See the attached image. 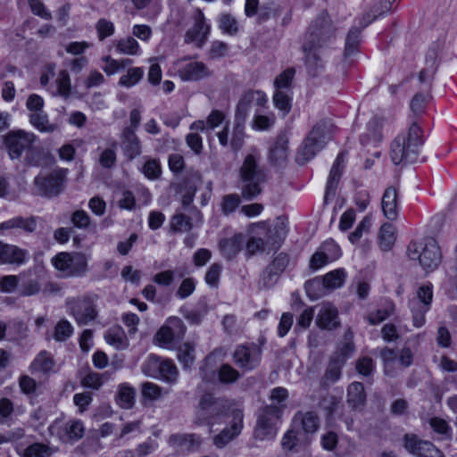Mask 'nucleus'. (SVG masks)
<instances>
[{
  "instance_id": "50",
  "label": "nucleus",
  "mask_w": 457,
  "mask_h": 457,
  "mask_svg": "<svg viewBox=\"0 0 457 457\" xmlns=\"http://www.w3.org/2000/svg\"><path fill=\"white\" fill-rule=\"evenodd\" d=\"M56 94L67 98L71 94V80L66 71H61L56 79Z\"/></svg>"
},
{
  "instance_id": "3",
  "label": "nucleus",
  "mask_w": 457,
  "mask_h": 457,
  "mask_svg": "<svg viewBox=\"0 0 457 457\" xmlns=\"http://www.w3.org/2000/svg\"><path fill=\"white\" fill-rule=\"evenodd\" d=\"M423 144L421 128L413 123L407 131L398 135L392 143L390 156L395 164L412 162Z\"/></svg>"
},
{
  "instance_id": "39",
  "label": "nucleus",
  "mask_w": 457,
  "mask_h": 457,
  "mask_svg": "<svg viewBox=\"0 0 457 457\" xmlns=\"http://www.w3.org/2000/svg\"><path fill=\"white\" fill-rule=\"evenodd\" d=\"M20 228L25 231H33L36 228L34 219L14 218L5 222L0 223V235H4V230Z\"/></svg>"
},
{
  "instance_id": "12",
  "label": "nucleus",
  "mask_w": 457,
  "mask_h": 457,
  "mask_svg": "<svg viewBox=\"0 0 457 457\" xmlns=\"http://www.w3.org/2000/svg\"><path fill=\"white\" fill-rule=\"evenodd\" d=\"M35 140L36 136L33 133L21 129L12 130L4 137V142L11 159L20 158L22 152L29 149Z\"/></svg>"
},
{
  "instance_id": "64",
  "label": "nucleus",
  "mask_w": 457,
  "mask_h": 457,
  "mask_svg": "<svg viewBox=\"0 0 457 457\" xmlns=\"http://www.w3.org/2000/svg\"><path fill=\"white\" fill-rule=\"evenodd\" d=\"M39 283L37 280H22L20 283L19 292L23 295H32L39 291Z\"/></svg>"
},
{
  "instance_id": "28",
  "label": "nucleus",
  "mask_w": 457,
  "mask_h": 457,
  "mask_svg": "<svg viewBox=\"0 0 457 457\" xmlns=\"http://www.w3.org/2000/svg\"><path fill=\"white\" fill-rule=\"evenodd\" d=\"M105 342L116 350H126L129 345V339L120 327L109 328L104 334Z\"/></svg>"
},
{
  "instance_id": "13",
  "label": "nucleus",
  "mask_w": 457,
  "mask_h": 457,
  "mask_svg": "<svg viewBox=\"0 0 457 457\" xmlns=\"http://www.w3.org/2000/svg\"><path fill=\"white\" fill-rule=\"evenodd\" d=\"M184 333L182 321L176 317H170L159 328L154 337V344L159 347L170 349L177 337Z\"/></svg>"
},
{
  "instance_id": "29",
  "label": "nucleus",
  "mask_w": 457,
  "mask_h": 457,
  "mask_svg": "<svg viewBox=\"0 0 457 457\" xmlns=\"http://www.w3.org/2000/svg\"><path fill=\"white\" fill-rule=\"evenodd\" d=\"M382 210L388 220H395L398 213L397 192L393 187H388L382 197Z\"/></svg>"
},
{
  "instance_id": "22",
  "label": "nucleus",
  "mask_w": 457,
  "mask_h": 457,
  "mask_svg": "<svg viewBox=\"0 0 457 457\" xmlns=\"http://www.w3.org/2000/svg\"><path fill=\"white\" fill-rule=\"evenodd\" d=\"M351 339L352 336L350 335L348 341L341 347L340 353L332 357L325 376L327 381L335 382L339 378L341 367L354 350Z\"/></svg>"
},
{
  "instance_id": "48",
  "label": "nucleus",
  "mask_w": 457,
  "mask_h": 457,
  "mask_svg": "<svg viewBox=\"0 0 457 457\" xmlns=\"http://www.w3.org/2000/svg\"><path fill=\"white\" fill-rule=\"evenodd\" d=\"M293 78V70L288 69L280 73L274 80V92H291L290 86Z\"/></svg>"
},
{
  "instance_id": "19",
  "label": "nucleus",
  "mask_w": 457,
  "mask_h": 457,
  "mask_svg": "<svg viewBox=\"0 0 457 457\" xmlns=\"http://www.w3.org/2000/svg\"><path fill=\"white\" fill-rule=\"evenodd\" d=\"M66 170H60L46 179L41 176L35 179V192L38 195L53 196L62 188Z\"/></svg>"
},
{
  "instance_id": "49",
  "label": "nucleus",
  "mask_w": 457,
  "mask_h": 457,
  "mask_svg": "<svg viewBox=\"0 0 457 457\" xmlns=\"http://www.w3.org/2000/svg\"><path fill=\"white\" fill-rule=\"evenodd\" d=\"M411 300H417L420 305H426L430 309L433 300V287L431 284H424L420 286L416 292V295Z\"/></svg>"
},
{
  "instance_id": "60",
  "label": "nucleus",
  "mask_w": 457,
  "mask_h": 457,
  "mask_svg": "<svg viewBox=\"0 0 457 457\" xmlns=\"http://www.w3.org/2000/svg\"><path fill=\"white\" fill-rule=\"evenodd\" d=\"M219 379L223 383H231L236 381L238 377V371L228 364H223L219 370Z\"/></svg>"
},
{
  "instance_id": "44",
  "label": "nucleus",
  "mask_w": 457,
  "mask_h": 457,
  "mask_svg": "<svg viewBox=\"0 0 457 457\" xmlns=\"http://www.w3.org/2000/svg\"><path fill=\"white\" fill-rule=\"evenodd\" d=\"M144 76V70L140 67L129 68L119 80V85L125 87H131L137 85Z\"/></svg>"
},
{
  "instance_id": "15",
  "label": "nucleus",
  "mask_w": 457,
  "mask_h": 457,
  "mask_svg": "<svg viewBox=\"0 0 457 457\" xmlns=\"http://www.w3.org/2000/svg\"><path fill=\"white\" fill-rule=\"evenodd\" d=\"M403 447L415 457H445L429 441L422 440L414 434H406Z\"/></svg>"
},
{
  "instance_id": "52",
  "label": "nucleus",
  "mask_w": 457,
  "mask_h": 457,
  "mask_svg": "<svg viewBox=\"0 0 457 457\" xmlns=\"http://www.w3.org/2000/svg\"><path fill=\"white\" fill-rule=\"evenodd\" d=\"M373 224L371 216H366L357 226L356 229L349 235V240L352 244H355L361 237L363 233L368 232Z\"/></svg>"
},
{
  "instance_id": "21",
  "label": "nucleus",
  "mask_w": 457,
  "mask_h": 457,
  "mask_svg": "<svg viewBox=\"0 0 457 457\" xmlns=\"http://www.w3.org/2000/svg\"><path fill=\"white\" fill-rule=\"evenodd\" d=\"M235 363L241 369L250 370L257 367L261 361V351L256 346H238L234 354Z\"/></svg>"
},
{
  "instance_id": "35",
  "label": "nucleus",
  "mask_w": 457,
  "mask_h": 457,
  "mask_svg": "<svg viewBox=\"0 0 457 457\" xmlns=\"http://www.w3.org/2000/svg\"><path fill=\"white\" fill-rule=\"evenodd\" d=\"M31 125L40 132L50 133L57 129L56 124L51 123L46 112H33L29 117Z\"/></svg>"
},
{
  "instance_id": "20",
  "label": "nucleus",
  "mask_w": 457,
  "mask_h": 457,
  "mask_svg": "<svg viewBox=\"0 0 457 457\" xmlns=\"http://www.w3.org/2000/svg\"><path fill=\"white\" fill-rule=\"evenodd\" d=\"M211 27L205 21V17L201 11H198L195 17V23L185 36V41L195 46H202L207 40Z\"/></svg>"
},
{
  "instance_id": "17",
  "label": "nucleus",
  "mask_w": 457,
  "mask_h": 457,
  "mask_svg": "<svg viewBox=\"0 0 457 457\" xmlns=\"http://www.w3.org/2000/svg\"><path fill=\"white\" fill-rule=\"evenodd\" d=\"M341 256V250L338 245L333 240L325 241L312 254L310 259V268L318 270L328 262L338 259Z\"/></svg>"
},
{
  "instance_id": "8",
  "label": "nucleus",
  "mask_w": 457,
  "mask_h": 457,
  "mask_svg": "<svg viewBox=\"0 0 457 457\" xmlns=\"http://www.w3.org/2000/svg\"><path fill=\"white\" fill-rule=\"evenodd\" d=\"M143 373L150 378L163 380L165 382H175L179 371L171 360L149 355L142 364Z\"/></svg>"
},
{
  "instance_id": "6",
  "label": "nucleus",
  "mask_w": 457,
  "mask_h": 457,
  "mask_svg": "<svg viewBox=\"0 0 457 457\" xmlns=\"http://www.w3.org/2000/svg\"><path fill=\"white\" fill-rule=\"evenodd\" d=\"M89 256L80 252H61L51 259V264L61 278H79L88 270Z\"/></svg>"
},
{
  "instance_id": "56",
  "label": "nucleus",
  "mask_w": 457,
  "mask_h": 457,
  "mask_svg": "<svg viewBox=\"0 0 457 457\" xmlns=\"http://www.w3.org/2000/svg\"><path fill=\"white\" fill-rule=\"evenodd\" d=\"M137 395V389L128 382L117 386L116 396L119 400H134Z\"/></svg>"
},
{
  "instance_id": "24",
  "label": "nucleus",
  "mask_w": 457,
  "mask_h": 457,
  "mask_svg": "<svg viewBox=\"0 0 457 457\" xmlns=\"http://www.w3.org/2000/svg\"><path fill=\"white\" fill-rule=\"evenodd\" d=\"M84 433L85 428L83 423L78 420H71L59 429L57 436L62 442L71 443L82 438Z\"/></svg>"
},
{
  "instance_id": "14",
  "label": "nucleus",
  "mask_w": 457,
  "mask_h": 457,
  "mask_svg": "<svg viewBox=\"0 0 457 457\" xmlns=\"http://www.w3.org/2000/svg\"><path fill=\"white\" fill-rule=\"evenodd\" d=\"M381 357L384 361V371L387 376H393L412 363L413 354L409 348H403L399 356L390 349H385Z\"/></svg>"
},
{
  "instance_id": "43",
  "label": "nucleus",
  "mask_w": 457,
  "mask_h": 457,
  "mask_svg": "<svg viewBox=\"0 0 457 457\" xmlns=\"http://www.w3.org/2000/svg\"><path fill=\"white\" fill-rule=\"evenodd\" d=\"M164 61L163 56L152 57L148 60L150 63L149 71L147 73V79L152 85L160 84L162 77V68L160 63Z\"/></svg>"
},
{
  "instance_id": "33",
  "label": "nucleus",
  "mask_w": 457,
  "mask_h": 457,
  "mask_svg": "<svg viewBox=\"0 0 457 457\" xmlns=\"http://www.w3.org/2000/svg\"><path fill=\"white\" fill-rule=\"evenodd\" d=\"M121 147L124 154L129 159H133L140 154L139 142L135 136L134 132L127 130L121 141Z\"/></svg>"
},
{
  "instance_id": "53",
  "label": "nucleus",
  "mask_w": 457,
  "mask_h": 457,
  "mask_svg": "<svg viewBox=\"0 0 457 457\" xmlns=\"http://www.w3.org/2000/svg\"><path fill=\"white\" fill-rule=\"evenodd\" d=\"M275 121V118L273 114L270 115H263V114H255L252 123V129L254 130H266L269 129Z\"/></svg>"
},
{
  "instance_id": "58",
  "label": "nucleus",
  "mask_w": 457,
  "mask_h": 457,
  "mask_svg": "<svg viewBox=\"0 0 457 457\" xmlns=\"http://www.w3.org/2000/svg\"><path fill=\"white\" fill-rule=\"evenodd\" d=\"M84 387L98 390L103 385V376L96 372H88L81 378Z\"/></svg>"
},
{
  "instance_id": "9",
  "label": "nucleus",
  "mask_w": 457,
  "mask_h": 457,
  "mask_svg": "<svg viewBox=\"0 0 457 457\" xmlns=\"http://www.w3.org/2000/svg\"><path fill=\"white\" fill-rule=\"evenodd\" d=\"M172 69L183 81H197L211 75L204 63L192 59L178 60L173 63Z\"/></svg>"
},
{
  "instance_id": "11",
  "label": "nucleus",
  "mask_w": 457,
  "mask_h": 457,
  "mask_svg": "<svg viewBox=\"0 0 457 457\" xmlns=\"http://www.w3.org/2000/svg\"><path fill=\"white\" fill-rule=\"evenodd\" d=\"M346 274L343 269H337L327 273L320 281V279H314L305 284V290L308 296L312 299H317L322 294L316 293V290L321 287L324 290H334L341 287L345 281Z\"/></svg>"
},
{
  "instance_id": "25",
  "label": "nucleus",
  "mask_w": 457,
  "mask_h": 457,
  "mask_svg": "<svg viewBox=\"0 0 457 457\" xmlns=\"http://www.w3.org/2000/svg\"><path fill=\"white\" fill-rule=\"evenodd\" d=\"M70 309L72 312L74 318L77 322L81 325L87 324L93 320L96 316V312L92 304L86 300H79L73 306L72 303H69Z\"/></svg>"
},
{
  "instance_id": "59",
  "label": "nucleus",
  "mask_w": 457,
  "mask_h": 457,
  "mask_svg": "<svg viewBox=\"0 0 457 457\" xmlns=\"http://www.w3.org/2000/svg\"><path fill=\"white\" fill-rule=\"evenodd\" d=\"M73 328L67 320H60L54 330V338L58 341H64L71 336Z\"/></svg>"
},
{
  "instance_id": "5",
  "label": "nucleus",
  "mask_w": 457,
  "mask_h": 457,
  "mask_svg": "<svg viewBox=\"0 0 457 457\" xmlns=\"http://www.w3.org/2000/svg\"><path fill=\"white\" fill-rule=\"evenodd\" d=\"M285 405L281 402H271L259 408L253 435L256 439H271L277 434V426L281 420Z\"/></svg>"
},
{
  "instance_id": "23",
  "label": "nucleus",
  "mask_w": 457,
  "mask_h": 457,
  "mask_svg": "<svg viewBox=\"0 0 457 457\" xmlns=\"http://www.w3.org/2000/svg\"><path fill=\"white\" fill-rule=\"evenodd\" d=\"M317 325L321 328L333 329L339 325L337 310L328 303L320 305L316 318Z\"/></svg>"
},
{
  "instance_id": "40",
  "label": "nucleus",
  "mask_w": 457,
  "mask_h": 457,
  "mask_svg": "<svg viewBox=\"0 0 457 457\" xmlns=\"http://www.w3.org/2000/svg\"><path fill=\"white\" fill-rule=\"evenodd\" d=\"M409 308L411 313L412 324L415 328H420L426 322V313L430 310L426 305H420L417 300H410Z\"/></svg>"
},
{
  "instance_id": "38",
  "label": "nucleus",
  "mask_w": 457,
  "mask_h": 457,
  "mask_svg": "<svg viewBox=\"0 0 457 457\" xmlns=\"http://www.w3.org/2000/svg\"><path fill=\"white\" fill-rule=\"evenodd\" d=\"M116 51L120 54L141 55L142 51L138 42L133 37H125L116 41Z\"/></svg>"
},
{
  "instance_id": "51",
  "label": "nucleus",
  "mask_w": 457,
  "mask_h": 457,
  "mask_svg": "<svg viewBox=\"0 0 457 457\" xmlns=\"http://www.w3.org/2000/svg\"><path fill=\"white\" fill-rule=\"evenodd\" d=\"M179 361L186 367L188 368L195 360V349L190 344H183L178 351Z\"/></svg>"
},
{
  "instance_id": "42",
  "label": "nucleus",
  "mask_w": 457,
  "mask_h": 457,
  "mask_svg": "<svg viewBox=\"0 0 457 457\" xmlns=\"http://www.w3.org/2000/svg\"><path fill=\"white\" fill-rule=\"evenodd\" d=\"M54 362L52 357L46 352L40 353L31 363L33 371L48 373L54 370Z\"/></svg>"
},
{
  "instance_id": "41",
  "label": "nucleus",
  "mask_w": 457,
  "mask_h": 457,
  "mask_svg": "<svg viewBox=\"0 0 457 457\" xmlns=\"http://www.w3.org/2000/svg\"><path fill=\"white\" fill-rule=\"evenodd\" d=\"M101 61L103 63L102 70L108 76L116 74L121 68L131 63L129 59L116 60L110 55L104 56Z\"/></svg>"
},
{
  "instance_id": "45",
  "label": "nucleus",
  "mask_w": 457,
  "mask_h": 457,
  "mask_svg": "<svg viewBox=\"0 0 457 457\" xmlns=\"http://www.w3.org/2000/svg\"><path fill=\"white\" fill-rule=\"evenodd\" d=\"M170 442L172 445L183 450H192L195 445H198L199 441L195 435H173Z\"/></svg>"
},
{
  "instance_id": "36",
  "label": "nucleus",
  "mask_w": 457,
  "mask_h": 457,
  "mask_svg": "<svg viewBox=\"0 0 457 457\" xmlns=\"http://www.w3.org/2000/svg\"><path fill=\"white\" fill-rule=\"evenodd\" d=\"M395 239L396 232L395 227L388 223L382 225L378 236L380 248L384 251L390 250L393 247Z\"/></svg>"
},
{
  "instance_id": "54",
  "label": "nucleus",
  "mask_w": 457,
  "mask_h": 457,
  "mask_svg": "<svg viewBox=\"0 0 457 457\" xmlns=\"http://www.w3.org/2000/svg\"><path fill=\"white\" fill-rule=\"evenodd\" d=\"M142 396L147 400H156L160 397H163L161 387L153 383L145 382L141 386Z\"/></svg>"
},
{
  "instance_id": "62",
  "label": "nucleus",
  "mask_w": 457,
  "mask_h": 457,
  "mask_svg": "<svg viewBox=\"0 0 457 457\" xmlns=\"http://www.w3.org/2000/svg\"><path fill=\"white\" fill-rule=\"evenodd\" d=\"M143 173L149 179H154L161 174V166L156 160L147 161L143 167Z\"/></svg>"
},
{
  "instance_id": "7",
  "label": "nucleus",
  "mask_w": 457,
  "mask_h": 457,
  "mask_svg": "<svg viewBox=\"0 0 457 457\" xmlns=\"http://www.w3.org/2000/svg\"><path fill=\"white\" fill-rule=\"evenodd\" d=\"M332 128L328 122L316 124L304 140L298 159L306 162L320 151L330 139Z\"/></svg>"
},
{
  "instance_id": "61",
  "label": "nucleus",
  "mask_w": 457,
  "mask_h": 457,
  "mask_svg": "<svg viewBox=\"0 0 457 457\" xmlns=\"http://www.w3.org/2000/svg\"><path fill=\"white\" fill-rule=\"evenodd\" d=\"M20 287L18 278L13 275L4 276L0 279V289L4 293H12Z\"/></svg>"
},
{
  "instance_id": "34",
  "label": "nucleus",
  "mask_w": 457,
  "mask_h": 457,
  "mask_svg": "<svg viewBox=\"0 0 457 457\" xmlns=\"http://www.w3.org/2000/svg\"><path fill=\"white\" fill-rule=\"evenodd\" d=\"M243 242V235L236 234L232 237L221 241L220 248L225 257L231 258L240 251Z\"/></svg>"
},
{
  "instance_id": "37",
  "label": "nucleus",
  "mask_w": 457,
  "mask_h": 457,
  "mask_svg": "<svg viewBox=\"0 0 457 457\" xmlns=\"http://www.w3.org/2000/svg\"><path fill=\"white\" fill-rule=\"evenodd\" d=\"M288 156V141L285 137L278 138L270 153V159L275 164L285 162Z\"/></svg>"
},
{
  "instance_id": "31",
  "label": "nucleus",
  "mask_w": 457,
  "mask_h": 457,
  "mask_svg": "<svg viewBox=\"0 0 457 457\" xmlns=\"http://www.w3.org/2000/svg\"><path fill=\"white\" fill-rule=\"evenodd\" d=\"M219 29L225 35L236 36L240 30V24L237 19L228 12H221L217 17Z\"/></svg>"
},
{
  "instance_id": "26",
  "label": "nucleus",
  "mask_w": 457,
  "mask_h": 457,
  "mask_svg": "<svg viewBox=\"0 0 457 457\" xmlns=\"http://www.w3.org/2000/svg\"><path fill=\"white\" fill-rule=\"evenodd\" d=\"M26 257V253L17 246L0 242V262L21 264Z\"/></svg>"
},
{
  "instance_id": "57",
  "label": "nucleus",
  "mask_w": 457,
  "mask_h": 457,
  "mask_svg": "<svg viewBox=\"0 0 457 457\" xmlns=\"http://www.w3.org/2000/svg\"><path fill=\"white\" fill-rule=\"evenodd\" d=\"M429 425L437 434L445 436L446 438L451 437L452 429L445 420L438 417L431 418L429 420Z\"/></svg>"
},
{
  "instance_id": "32",
  "label": "nucleus",
  "mask_w": 457,
  "mask_h": 457,
  "mask_svg": "<svg viewBox=\"0 0 457 457\" xmlns=\"http://www.w3.org/2000/svg\"><path fill=\"white\" fill-rule=\"evenodd\" d=\"M292 93L291 92H274L272 96V103L274 107L278 111L282 117L287 116L292 108Z\"/></svg>"
},
{
  "instance_id": "2",
  "label": "nucleus",
  "mask_w": 457,
  "mask_h": 457,
  "mask_svg": "<svg viewBox=\"0 0 457 457\" xmlns=\"http://www.w3.org/2000/svg\"><path fill=\"white\" fill-rule=\"evenodd\" d=\"M249 238L246 251L250 254L277 250L287 235V222L277 219L271 223L260 221L252 223L248 228Z\"/></svg>"
},
{
  "instance_id": "47",
  "label": "nucleus",
  "mask_w": 457,
  "mask_h": 457,
  "mask_svg": "<svg viewBox=\"0 0 457 457\" xmlns=\"http://www.w3.org/2000/svg\"><path fill=\"white\" fill-rule=\"evenodd\" d=\"M341 162L342 157L338 156L332 166L329 176L327 182V193H326V198L328 197L330 194H334V191L337 187L340 174H341Z\"/></svg>"
},
{
  "instance_id": "16",
  "label": "nucleus",
  "mask_w": 457,
  "mask_h": 457,
  "mask_svg": "<svg viewBox=\"0 0 457 457\" xmlns=\"http://www.w3.org/2000/svg\"><path fill=\"white\" fill-rule=\"evenodd\" d=\"M219 143L224 147L232 150H238L244 141V127L243 123L236 120V124L231 128L228 121H226L222 129L216 132Z\"/></svg>"
},
{
  "instance_id": "27",
  "label": "nucleus",
  "mask_w": 457,
  "mask_h": 457,
  "mask_svg": "<svg viewBox=\"0 0 457 457\" xmlns=\"http://www.w3.org/2000/svg\"><path fill=\"white\" fill-rule=\"evenodd\" d=\"M295 426L300 425L307 434L315 433L320 427V419L314 411L297 412L294 417Z\"/></svg>"
},
{
  "instance_id": "1",
  "label": "nucleus",
  "mask_w": 457,
  "mask_h": 457,
  "mask_svg": "<svg viewBox=\"0 0 457 457\" xmlns=\"http://www.w3.org/2000/svg\"><path fill=\"white\" fill-rule=\"evenodd\" d=\"M201 409L205 411L208 419L230 424V427L225 428L213 437L212 443L217 448L225 447L241 433L244 419L241 409L233 404L225 406L222 402H201Z\"/></svg>"
},
{
  "instance_id": "55",
  "label": "nucleus",
  "mask_w": 457,
  "mask_h": 457,
  "mask_svg": "<svg viewBox=\"0 0 457 457\" xmlns=\"http://www.w3.org/2000/svg\"><path fill=\"white\" fill-rule=\"evenodd\" d=\"M96 29L99 40L102 41L107 37H111L114 33L115 28L112 21L106 19H100L96 24Z\"/></svg>"
},
{
  "instance_id": "46",
  "label": "nucleus",
  "mask_w": 457,
  "mask_h": 457,
  "mask_svg": "<svg viewBox=\"0 0 457 457\" xmlns=\"http://www.w3.org/2000/svg\"><path fill=\"white\" fill-rule=\"evenodd\" d=\"M55 450L46 445L34 443L29 445L23 453L24 457H50Z\"/></svg>"
},
{
  "instance_id": "4",
  "label": "nucleus",
  "mask_w": 457,
  "mask_h": 457,
  "mask_svg": "<svg viewBox=\"0 0 457 457\" xmlns=\"http://www.w3.org/2000/svg\"><path fill=\"white\" fill-rule=\"evenodd\" d=\"M407 256L411 261H418L426 273L435 271L442 262V251L436 239L423 238L410 243Z\"/></svg>"
},
{
  "instance_id": "18",
  "label": "nucleus",
  "mask_w": 457,
  "mask_h": 457,
  "mask_svg": "<svg viewBox=\"0 0 457 457\" xmlns=\"http://www.w3.org/2000/svg\"><path fill=\"white\" fill-rule=\"evenodd\" d=\"M250 102H254L258 106H263L268 103L267 95L261 90H249L242 95L237 106L236 120L244 124L250 112L252 105Z\"/></svg>"
},
{
  "instance_id": "30",
  "label": "nucleus",
  "mask_w": 457,
  "mask_h": 457,
  "mask_svg": "<svg viewBox=\"0 0 457 457\" xmlns=\"http://www.w3.org/2000/svg\"><path fill=\"white\" fill-rule=\"evenodd\" d=\"M224 120L225 115L221 112L214 110L209 114L206 121L197 120L192 123L190 129L192 130L207 132L208 130L215 129L220 125L223 124Z\"/></svg>"
},
{
  "instance_id": "10",
  "label": "nucleus",
  "mask_w": 457,
  "mask_h": 457,
  "mask_svg": "<svg viewBox=\"0 0 457 457\" xmlns=\"http://www.w3.org/2000/svg\"><path fill=\"white\" fill-rule=\"evenodd\" d=\"M240 176L245 183L243 188V195L245 197L252 198L261 192L259 187L260 173L256 159L253 154L245 157L240 170Z\"/></svg>"
},
{
  "instance_id": "63",
  "label": "nucleus",
  "mask_w": 457,
  "mask_h": 457,
  "mask_svg": "<svg viewBox=\"0 0 457 457\" xmlns=\"http://www.w3.org/2000/svg\"><path fill=\"white\" fill-rule=\"evenodd\" d=\"M92 44L87 41H73L66 45L65 50L68 54L79 55L90 48Z\"/></svg>"
}]
</instances>
